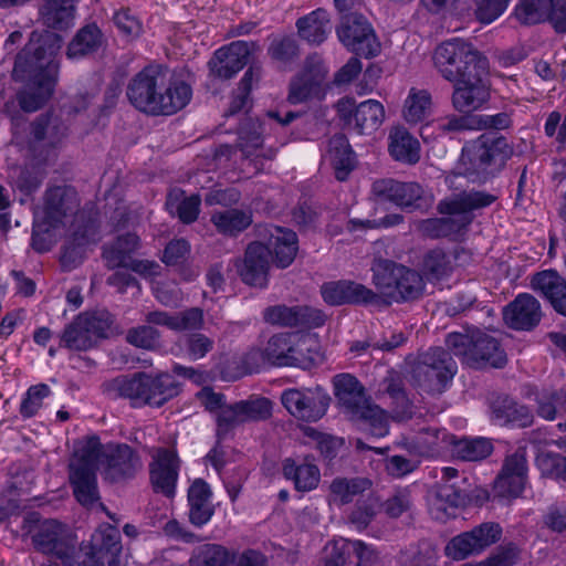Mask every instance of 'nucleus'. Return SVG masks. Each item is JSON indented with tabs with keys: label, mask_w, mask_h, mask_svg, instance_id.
Here are the masks:
<instances>
[{
	"label": "nucleus",
	"mask_w": 566,
	"mask_h": 566,
	"mask_svg": "<svg viewBox=\"0 0 566 566\" xmlns=\"http://www.w3.org/2000/svg\"><path fill=\"white\" fill-rule=\"evenodd\" d=\"M61 36L48 34L31 39L17 55L12 76L24 83L18 95L20 107L28 113L40 109L52 96L57 81Z\"/></svg>",
	"instance_id": "obj_1"
},
{
	"label": "nucleus",
	"mask_w": 566,
	"mask_h": 566,
	"mask_svg": "<svg viewBox=\"0 0 566 566\" xmlns=\"http://www.w3.org/2000/svg\"><path fill=\"white\" fill-rule=\"evenodd\" d=\"M126 95L129 103L145 114L169 116L189 104L192 88L182 80L168 81L166 67L150 64L133 76Z\"/></svg>",
	"instance_id": "obj_2"
},
{
	"label": "nucleus",
	"mask_w": 566,
	"mask_h": 566,
	"mask_svg": "<svg viewBox=\"0 0 566 566\" xmlns=\"http://www.w3.org/2000/svg\"><path fill=\"white\" fill-rule=\"evenodd\" d=\"M106 391L114 398L129 399L133 407H161L178 395L179 384L167 373L151 376L139 371L112 379L106 384Z\"/></svg>",
	"instance_id": "obj_3"
},
{
	"label": "nucleus",
	"mask_w": 566,
	"mask_h": 566,
	"mask_svg": "<svg viewBox=\"0 0 566 566\" xmlns=\"http://www.w3.org/2000/svg\"><path fill=\"white\" fill-rule=\"evenodd\" d=\"M513 153V145L506 137L483 133L462 149L464 175L473 182L484 184L503 170Z\"/></svg>",
	"instance_id": "obj_4"
},
{
	"label": "nucleus",
	"mask_w": 566,
	"mask_h": 566,
	"mask_svg": "<svg viewBox=\"0 0 566 566\" xmlns=\"http://www.w3.org/2000/svg\"><path fill=\"white\" fill-rule=\"evenodd\" d=\"M334 395L352 419L361 421L375 437L389 432V420L385 410L373 403L360 381L349 375L339 374L333 378Z\"/></svg>",
	"instance_id": "obj_5"
},
{
	"label": "nucleus",
	"mask_w": 566,
	"mask_h": 566,
	"mask_svg": "<svg viewBox=\"0 0 566 566\" xmlns=\"http://www.w3.org/2000/svg\"><path fill=\"white\" fill-rule=\"evenodd\" d=\"M22 536H30L34 549L51 558L70 559L76 553L77 538L70 527L54 518L42 520L39 512H28L22 520Z\"/></svg>",
	"instance_id": "obj_6"
},
{
	"label": "nucleus",
	"mask_w": 566,
	"mask_h": 566,
	"mask_svg": "<svg viewBox=\"0 0 566 566\" xmlns=\"http://www.w3.org/2000/svg\"><path fill=\"white\" fill-rule=\"evenodd\" d=\"M446 345L463 364L474 369L502 368L507 361L500 342L483 332L471 335L450 333L447 335Z\"/></svg>",
	"instance_id": "obj_7"
},
{
	"label": "nucleus",
	"mask_w": 566,
	"mask_h": 566,
	"mask_svg": "<svg viewBox=\"0 0 566 566\" xmlns=\"http://www.w3.org/2000/svg\"><path fill=\"white\" fill-rule=\"evenodd\" d=\"M102 455V443L96 436L90 437L76 451L69 464V481L75 500L83 506L91 507L99 501L97 469Z\"/></svg>",
	"instance_id": "obj_8"
},
{
	"label": "nucleus",
	"mask_w": 566,
	"mask_h": 566,
	"mask_svg": "<svg viewBox=\"0 0 566 566\" xmlns=\"http://www.w3.org/2000/svg\"><path fill=\"white\" fill-rule=\"evenodd\" d=\"M433 63L440 75L454 82L475 71L488 72L489 62L471 43L453 38L439 44L433 53Z\"/></svg>",
	"instance_id": "obj_9"
},
{
	"label": "nucleus",
	"mask_w": 566,
	"mask_h": 566,
	"mask_svg": "<svg viewBox=\"0 0 566 566\" xmlns=\"http://www.w3.org/2000/svg\"><path fill=\"white\" fill-rule=\"evenodd\" d=\"M373 283L380 294L400 303L422 296L424 282L416 270L392 261H382L374 269Z\"/></svg>",
	"instance_id": "obj_10"
},
{
	"label": "nucleus",
	"mask_w": 566,
	"mask_h": 566,
	"mask_svg": "<svg viewBox=\"0 0 566 566\" xmlns=\"http://www.w3.org/2000/svg\"><path fill=\"white\" fill-rule=\"evenodd\" d=\"M457 369L449 350L433 347L420 355L412 369V379L420 390L432 396L441 395L451 384Z\"/></svg>",
	"instance_id": "obj_11"
},
{
	"label": "nucleus",
	"mask_w": 566,
	"mask_h": 566,
	"mask_svg": "<svg viewBox=\"0 0 566 566\" xmlns=\"http://www.w3.org/2000/svg\"><path fill=\"white\" fill-rule=\"evenodd\" d=\"M281 402L294 418L305 422H316L326 415L331 396L321 386L287 388L281 394Z\"/></svg>",
	"instance_id": "obj_12"
},
{
	"label": "nucleus",
	"mask_w": 566,
	"mask_h": 566,
	"mask_svg": "<svg viewBox=\"0 0 566 566\" xmlns=\"http://www.w3.org/2000/svg\"><path fill=\"white\" fill-rule=\"evenodd\" d=\"M371 192L377 202L391 203L405 211L422 210L429 206L423 187L416 181L377 179L371 185Z\"/></svg>",
	"instance_id": "obj_13"
},
{
	"label": "nucleus",
	"mask_w": 566,
	"mask_h": 566,
	"mask_svg": "<svg viewBox=\"0 0 566 566\" xmlns=\"http://www.w3.org/2000/svg\"><path fill=\"white\" fill-rule=\"evenodd\" d=\"M69 136V127L57 114L43 113L30 124L29 145L44 159L53 156Z\"/></svg>",
	"instance_id": "obj_14"
},
{
	"label": "nucleus",
	"mask_w": 566,
	"mask_h": 566,
	"mask_svg": "<svg viewBox=\"0 0 566 566\" xmlns=\"http://www.w3.org/2000/svg\"><path fill=\"white\" fill-rule=\"evenodd\" d=\"M339 41L352 52L366 59L380 52V43L368 20L358 13H349L342 18L336 30Z\"/></svg>",
	"instance_id": "obj_15"
},
{
	"label": "nucleus",
	"mask_w": 566,
	"mask_h": 566,
	"mask_svg": "<svg viewBox=\"0 0 566 566\" xmlns=\"http://www.w3.org/2000/svg\"><path fill=\"white\" fill-rule=\"evenodd\" d=\"M502 527L494 522L482 523L469 532L454 536L446 546V554L454 560H462L482 553L501 539Z\"/></svg>",
	"instance_id": "obj_16"
},
{
	"label": "nucleus",
	"mask_w": 566,
	"mask_h": 566,
	"mask_svg": "<svg viewBox=\"0 0 566 566\" xmlns=\"http://www.w3.org/2000/svg\"><path fill=\"white\" fill-rule=\"evenodd\" d=\"M107 481L122 483L132 480L143 469V461L130 446L126 443L102 446L99 459Z\"/></svg>",
	"instance_id": "obj_17"
},
{
	"label": "nucleus",
	"mask_w": 566,
	"mask_h": 566,
	"mask_svg": "<svg viewBox=\"0 0 566 566\" xmlns=\"http://www.w3.org/2000/svg\"><path fill=\"white\" fill-rule=\"evenodd\" d=\"M337 113L343 124L358 134L375 132L385 118L384 106L375 99L356 105L354 99L343 98L337 104Z\"/></svg>",
	"instance_id": "obj_18"
},
{
	"label": "nucleus",
	"mask_w": 566,
	"mask_h": 566,
	"mask_svg": "<svg viewBox=\"0 0 566 566\" xmlns=\"http://www.w3.org/2000/svg\"><path fill=\"white\" fill-rule=\"evenodd\" d=\"M149 463V480L155 493L171 499L176 494L180 459L172 448H157Z\"/></svg>",
	"instance_id": "obj_19"
},
{
	"label": "nucleus",
	"mask_w": 566,
	"mask_h": 566,
	"mask_svg": "<svg viewBox=\"0 0 566 566\" xmlns=\"http://www.w3.org/2000/svg\"><path fill=\"white\" fill-rule=\"evenodd\" d=\"M263 318L272 325L312 329L322 327L327 316L322 310L308 305L287 306L279 304L266 307L263 312Z\"/></svg>",
	"instance_id": "obj_20"
},
{
	"label": "nucleus",
	"mask_w": 566,
	"mask_h": 566,
	"mask_svg": "<svg viewBox=\"0 0 566 566\" xmlns=\"http://www.w3.org/2000/svg\"><path fill=\"white\" fill-rule=\"evenodd\" d=\"M526 479V449L520 447L505 458L502 470L494 481V495L507 500L521 496L525 488Z\"/></svg>",
	"instance_id": "obj_21"
},
{
	"label": "nucleus",
	"mask_w": 566,
	"mask_h": 566,
	"mask_svg": "<svg viewBox=\"0 0 566 566\" xmlns=\"http://www.w3.org/2000/svg\"><path fill=\"white\" fill-rule=\"evenodd\" d=\"M485 75L486 72L475 71L453 82L451 102L455 111L472 114L489 101L490 90Z\"/></svg>",
	"instance_id": "obj_22"
},
{
	"label": "nucleus",
	"mask_w": 566,
	"mask_h": 566,
	"mask_svg": "<svg viewBox=\"0 0 566 566\" xmlns=\"http://www.w3.org/2000/svg\"><path fill=\"white\" fill-rule=\"evenodd\" d=\"M270 266L269 250L262 242L254 241L248 244L244 256L238 264V273L243 283L264 289L269 284Z\"/></svg>",
	"instance_id": "obj_23"
},
{
	"label": "nucleus",
	"mask_w": 566,
	"mask_h": 566,
	"mask_svg": "<svg viewBox=\"0 0 566 566\" xmlns=\"http://www.w3.org/2000/svg\"><path fill=\"white\" fill-rule=\"evenodd\" d=\"M250 54L248 42H231L214 52L208 63L210 72L220 80H230L248 64Z\"/></svg>",
	"instance_id": "obj_24"
},
{
	"label": "nucleus",
	"mask_w": 566,
	"mask_h": 566,
	"mask_svg": "<svg viewBox=\"0 0 566 566\" xmlns=\"http://www.w3.org/2000/svg\"><path fill=\"white\" fill-rule=\"evenodd\" d=\"M77 192L73 187L54 186L45 190L43 197V219L50 228L62 223L63 219L72 216L78 208Z\"/></svg>",
	"instance_id": "obj_25"
},
{
	"label": "nucleus",
	"mask_w": 566,
	"mask_h": 566,
	"mask_svg": "<svg viewBox=\"0 0 566 566\" xmlns=\"http://www.w3.org/2000/svg\"><path fill=\"white\" fill-rule=\"evenodd\" d=\"M324 78L325 70L322 64L307 59L303 70L290 82L289 103L294 105L301 104L318 95Z\"/></svg>",
	"instance_id": "obj_26"
},
{
	"label": "nucleus",
	"mask_w": 566,
	"mask_h": 566,
	"mask_svg": "<svg viewBox=\"0 0 566 566\" xmlns=\"http://www.w3.org/2000/svg\"><path fill=\"white\" fill-rule=\"evenodd\" d=\"M542 317L541 304L531 294H518L503 311L505 324L515 331H531Z\"/></svg>",
	"instance_id": "obj_27"
},
{
	"label": "nucleus",
	"mask_w": 566,
	"mask_h": 566,
	"mask_svg": "<svg viewBox=\"0 0 566 566\" xmlns=\"http://www.w3.org/2000/svg\"><path fill=\"white\" fill-rule=\"evenodd\" d=\"M266 243H263L269 250V258L273 256V263L280 269L289 268L298 251V239L296 233L287 228L279 226H268Z\"/></svg>",
	"instance_id": "obj_28"
},
{
	"label": "nucleus",
	"mask_w": 566,
	"mask_h": 566,
	"mask_svg": "<svg viewBox=\"0 0 566 566\" xmlns=\"http://www.w3.org/2000/svg\"><path fill=\"white\" fill-rule=\"evenodd\" d=\"M468 479L452 483L439 482L431 499V513L434 518L441 520L448 515V509L463 507L470 503V493L468 490Z\"/></svg>",
	"instance_id": "obj_29"
},
{
	"label": "nucleus",
	"mask_w": 566,
	"mask_h": 566,
	"mask_svg": "<svg viewBox=\"0 0 566 566\" xmlns=\"http://www.w3.org/2000/svg\"><path fill=\"white\" fill-rule=\"evenodd\" d=\"M283 476L293 483L297 492L315 490L321 481V471L313 457L285 458L282 462Z\"/></svg>",
	"instance_id": "obj_30"
},
{
	"label": "nucleus",
	"mask_w": 566,
	"mask_h": 566,
	"mask_svg": "<svg viewBox=\"0 0 566 566\" xmlns=\"http://www.w3.org/2000/svg\"><path fill=\"white\" fill-rule=\"evenodd\" d=\"M492 421L500 426L527 428L534 416L531 409L507 395H499L491 402Z\"/></svg>",
	"instance_id": "obj_31"
},
{
	"label": "nucleus",
	"mask_w": 566,
	"mask_h": 566,
	"mask_svg": "<svg viewBox=\"0 0 566 566\" xmlns=\"http://www.w3.org/2000/svg\"><path fill=\"white\" fill-rule=\"evenodd\" d=\"M534 291L548 301L556 313L566 317V279L556 270L537 272L531 280Z\"/></svg>",
	"instance_id": "obj_32"
},
{
	"label": "nucleus",
	"mask_w": 566,
	"mask_h": 566,
	"mask_svg": "<svg viewBox=\"0 0 566 566\" xmlns=\"http://www.w3.org/2000/svg\"><path fill=\"white\" fill-rule=\"evenodd\" d=\"M210 485L202 479H196L188 489V518L195 527L208 524L214 515Z\"/></svg>",
	"instance_id": "obj_33"
},
{
	"label": "nucleus",
	"mask_w": 566,
	"mask_h": 566,
	"mask_svg": "<svg viewBox=\"0 0 566 566\" xmlns=\"http://www.w3.org/2000/svg\"><path fill=\"white\" fill-rule=\"evenodd\" d=\"M105 35L95 22L81 27L66 49L69 60H83L95 55L104 45Z\"/></svg>",
	"instance_id": "obj_34"
},
{
	"label": "nucleus",
	"mask_w": 566,
	"mask_h": 566,
	"mask_svg": "<svg viewBox=\"0 0 566 566\" xmlns=\"http://www.w3.org/2000/svg\"><path fill=\"white\" fill-rule=\"evenodd\" d=\"M87 547L107 566H119V555L123 547L119 531L115 526L109 524L99 526L93 533Z\"/></svg>",
	"instance_id": "obj_35"
},
{
	"label": "nucleus",
	"mask_w": 566,
	"mask_h": 566,
	"mask_svg": "<svg viewBox=\"0 0 566 566\" xmlns=\"http://www.w3.org/2000/svg\"><path fill=\"white\" fill-rule=\"evenodd\" d=\"M294 336L290 333L273 335L266 343L264 350L268 363L277 367H300L304 358L293 343Z\"/></svg>",
	"instance_id": "obj_36"
},
{
	"label": "nucleus",
	"mask_w": 566,
	"mask_h": 566,
	"mask_svg": "<svg viewBox=\"0 0 566 566\" xmlns=\"http://www.w3.org/2000/svg\"><path fill=\"white\" fill-rule=\"evenodd\" d=\"M326 158L333 166L336 179L339 181L346 180L356 165L355 153L347 137L343 134H336L331 137Z\"/></svg>",
	"instance_id": "obj_37"
},
{
	"label": "nucleus",
	"mask_w": 566,
	"mask_h": 566,
	"mask_svg": "<svg viewBox=\"0 0 566 566\" xmlns=\"http://www.w3.org/2000/svg\"><path fill=\"white\" fill-rule=\"evenodd\" d=\"M76 0H44L39 9L40 20L43 25L66 30L74 21Z\"/></svg>",
	"instance_id": "obj_38"
},
{
	"label": "nucleus",
	"mask_w": 566,
	"mask_h": 566,
	"mask_svg": "<svg viewBox=\"0 0 566 566\" xmlns=\"http://www.w3.org/2000/svg\"><path fill=\"white\" fill-rule=\"evenodd\" d=\"M497 200V196L481 191H462L449 201L439 203L440 212H461L471 216V212L490 207Z\"/></svg>",
	"instance_id": "obj_39"
},
{
	"label": "nucleus",
	"mask_w": 566,
	"mask_h": 566,
	"mask_svg": "<svg viewBox=\"0 0 566 566\" xmlns=\"http://www.w3.org/2000/svg\"><path fill=\"white\" fill-rule=\"evenodd\" d=\"M298 35L311 44H321L331 32V20L326 10L316 9L296 21Z\"/></svg>",
	"instance_id": "obj_40"
},
{
	"label": "nucleus",
	"mask_w": 566,
	"mask_h": 566,
	"mask_svg": "<svg viewBox=\"0 0 566 566\" xmlns=\"http://www.w3.org/2000/svg\"><path fill=\"white\" fill-rule=\"evenodd\" d=\"M218 233L234 238L247 230L253 219L250 210L230 208L222 211H214L210 218Z\"/></svg>",
	"instance_id": "obj_41"
},
{
	"label": "nucleus",
	"mask_w": 566,
	"mask_h": 566,
	"mask_svg": "<svg viewBox=\"0 0 566 566\" xmlns=\"http://www.w3.org/2000/svg\"><path fill=\"white\" fill-rule=\"evenodd\" d=\"M201 198L199 195L185 196L181 189H172L166 199V208L171 216L185 224L193 223L200 213Z\"/></svg>",
	"instance_id": "obj_42"
},
{
	"label": "nucleus",
	"mask_w": 566,
	"mask_h": 566,
	"mask_svg": "<svg viewBox=\"0 0 566 566\" xmlns=\"http://www.w3.org/2000/svg\"><path fill=\"white\" fill-rule=\"evenodd\" d=\"M389 140V153L396 160L410 165L419 161L420 144L406 128L392 129Z\"/></svg>",
	"instance_id": "obj_43"
},
{
	"label": "nucleus",
	"mask_w": 566,
	"mask_h": 566,
	"mask_svg": "<svg viewBox=\"0 0 566 566\" xmlns=\"http://www.w3.org/2000/svg\"><path fill=\"white\" fill-rule=\"evenodd\" d=\"M138 247L139 238L135 233L119 235L112 244L103 248V259L106 266L108 269L126 266Z\"/></svg>",
	"instance_id": "obj_44"
},
{
	"label": "nucleus",
	"mask_w": 566,
	"mask_h": 566,
	"mask_svg": "<svg viewBox=\"0 0 566 566\" xmlns=\"http://www.w3.org/2000/svg\"><path fill=\"white\" fill-rule=\"evenodd\" d=\"M263 144L262 135L253 127H242L238 133L237 147L241 150L245 159H249L256 170H260L264 160H271L274 151L264 153L261 150Z\"/></svg>",
	"instance_id": "obj_45"
},
{
	"label": "nucleus",
	"mask_w": 566,
	"mask_h": 566,
	"mask_svg": "<svg viewBox=\"0 0 566 566\" xmlns=\"http://www.w3.org/2000/svg\"><path fill=\"white\" fill-rule=\"evenodd\" d=\"M446 430L437 427H424L409 438V446L420 457H433L442 448V443L448 442Z\"/></svg>",
	"instance_id": "obj_46"
},
{
	"label": "nucleus",
	"mask_w": 566,
	"mask_h": 566,
	"mask_svg": "<svg viewBox=\"0 0 566 566\" xmlns=\"http://www.w3.org/2000/svg\"><path fill=\"white\" fill-rule=\"evenodd\" d=\"M237 553L219 544H203L197 547L189 566H233Z\"/></svg>",
	"instance_id": "obj_47"
},
{
	"label": "nucleus",
	"mask_w": 566,
	"mask_h": 566,
	"mask_svg": "<svg viewBox=\"0 0 566 566\" xmlns=\"http://www.w3.org/2000/svg\"><path fill=\"white\" fill-rule=\"evenodd\" d=\"M370 485V481L365 478H335L329 485V501L336 505L348 504Z\"/></svg>",
	"instance_id": "obj_48"
},
{
	"label": "nucleus",
	"mask_w": 566,
	"mask_h": 566,
	"mask_svg": "<svg viewBox=\"0 0 566 566\" xmlns=\"http://www.w3.org/2000/svg\"><path fill=\"white\" fill-rule=\"evenodd\" d=\"M452 454L462 461H481L488 458L492 451V443L485 438H461L452 440Z\"/></svg>",
	"instance_id": "obj_49"
},
{
	"label": "nucleus",
	"mask_w": 566,
	"mask_h": 566,
	"mask_svg": "<svg viewBox=\"0 0 566 566\" xmlns=\"http://www.w3.org/2000/svg\"><path fill=\"white\" fill-rule=\"evenodd\" d=\"M60 338V346L70 350L86 352L95 346L80 315L65 326Z\"/></svg>",
	"instance_id": "obj_50"
},
{
	"label": "nucleus",
	"mask_w": 566,
	"mask_h": 566,
	"mask_svg": "<svg viewBox=\"0 0 566 566\" xmlns=\"http://www.w3.org/2000/svg\"><path fill=\"white\" fill-rule=\"evenodd\" d=\"M431 105V94L427 90H417L412 87L405 101V119L409 123H419L423 120L430 114Z\"/></svg>",
	"instance_id": "obj_51"
},
{
	"label": "nucleus",
	"mask_w": 566,
	"mask_h": 566,
	"mask_svg": "<svg viewBox=\"0 0 566 566\" xmlns=\"http://www.w3.org/2000/svg\"><path fill=\"white\" fill-rule=\"evenodd\" d=\"M552 0H518L514 13L525 25L545 23Z\"/></svg>",
	"instance_id": "obj_52"
},
{
	"label": "nucleus",
	"mask_w": 566,
	"mask_h": 566,
	"mask_svg": "<svg viewBox=\"0 0 566 566\" xmlns=\"http://www.w3.org/2000/svg\"><path fill=\"white\" fill-rule=\"evenodd\" d=\"M451 271V259L443 250L433 249L424 255L422 272L428 281H440L449 276Z\"/></svg>",
	"instance_id": "obj_53"
},
{
	"label": "nucleus",
	"mask_w": 566,
	"mask_h": 566,
	"mask_svg": "<svg viewBox=\"0 0 566 566\" xmlns=\"http://www.w3.org/2000/svg\"><path fill=\"white\" fill-rule=\"evenodd\" d=\"M237 403L243 423L265 421L272 416V401L265 397L251 396Z\"/></svg>",
	"instance_id": "obj_54"
},
{
	"label": "nucleus",
	"mask_w": 566,
	"mask_h": 566,
	"mask_svg": "<svg viewBox=\"0 0 566 566\" xmlns=\"http://www.w3.org/2000/svg\"><path fill=\"white\" fill-rule=\"evenodd\" d=\"M563 390L544 389L536 396L537 415L545 420H554L565 413L563 405Z\"/></svg>",
	"instance_id": "obj_55"
},
{
	"label": "nucleus",
	"mask_w": 566,
	"mask_h": 566,
	"mask_svg": "<svg viewBox=\"0 0 566 566\" xmlns=\"http://www.w3.org/2000/svg\"><path fill=\"white\" fill-rule=\"evenodd\" d=\"M88 331L91 338L96 345L98 339L107 338L114 323L113 315L107 311L80 314Z\"/></svg>",
	"instance_id": "obj_56"
},
{
	"label": "nucleus",
	"mask_w": 566,
	"mask_h": 566,
	"mask_svg": "<svg viewBox=\"0 0 566 566\" xmlns=\"http://www.w3.org/2000/svg\"><path fill=\"white\" fill-rule=\"evenodd\" d=\"M51 395V388L46 384H38L29 387L20 403V415L24 419L34 417L43 406V399Z\"/></svg>",
	"instance_id": "obj_57"
},
{
	"label": "nucleus",
	"mask_w": 566,
	"mask_h": 566,
	"mask_svg": "<svg viewBox=\"0 0 566 566\" xmlns=\"http://www.w3.org/2000/svg\"><path fill=\"white\" fill-rule=\"evenodd\" d=\"M269 56L282 64L293 62L298 56V45L293 36L284 35L272 40L268 48Z\"/></svg>",
	"instance_id": "obj_58"
},
{
	"label": "nucleus",
	"mask_w": 566,
	"mask_h": 566,
	"mask_svg": "<svg viewBox=\"0 0 566 566\" xmlns=\"http://www.w3.org/2000/svg\"><path fill=\"white\" fill-rule=\"evenodd\" d=\"M86 241L84 237L78 238L75 233L63 247L61 264L64 270L72 271L85 259Z\"/></svg>",
	"instance_id": "obj_59"
},
{
	"label": "nucleus",
	"mask_w": 566,
	"mask_h": 566,
	"mask_svg": "<svg viewBox=\"0 0 566 566\" xmlns=\"http://www.w3.org/2000/svg\"><path fill=\"white\" fill-rule=\"evenodd\" d=\"M126 340L139 348L155 349L159 346L160 334L150 325H142L128 329Z\"/></svg>",
	"instance_id": "obj_60"
},
{
	"label": "nucleus",
	"mask_w": 566,
	"mask_h": 566,
	"mask_svg": "<svg viewBox=\"0 0 566 566\" xmlns=\"http://www.w3.org/2000/svg\"><path fill=\"white\" fill-rule=\"evenodd\" d=\"M377 506V500L373 496H367L364 500L357 501L355 509L349 515V522L358 530L366 528L374 520Z\"/></svg>",
	"instance_id": "obj_61"
},
{
	"label": "nucleus",
	"mask_w": 566,
	"mask_h": 566,
	"mask_svg": "<svg viewBox=\"0 0 566 566\" xmlns=\"http://www.w3.org/2000/svg\"><path fill=\"white\" fill-rule=\"evenodd\" d=\"M437 128L446 135L475 130L474 114L446 116L438 122Z\"/></svg>",
	"instance_id": "obj_62"
},
{
	"label": "nucleus",
	"mask_w": 566,
	"mask_h": 566,
	"mask_svg": "<svg viewBox=\"0 0 566 566\" xmlns=\"http://www.w3.org/2000/svg\"><path fill=\"white\" fill-rule=\"evenodd\" d=\"M538 465L544 475L566 482V457L558 453H544L538 458Z\"/></svg>",
	"instance_id": "obj_63"
},
{
	"label": "nucleus",
	"mask_w": 566,
	"mask_h": 566,
	"mask_svg": "<svg viewBox=\"0 0 566 566\" xmlns=\"http://www.w3.org/2000/svg\"><path fill=\"white\" fill-rule=\"evenodd\" d=\"M238 403L226 405L217 415V436L223 439L232 429L242 424Z\"/></svg>",
	"instance_id": "obj_64"
}]
</instances>
